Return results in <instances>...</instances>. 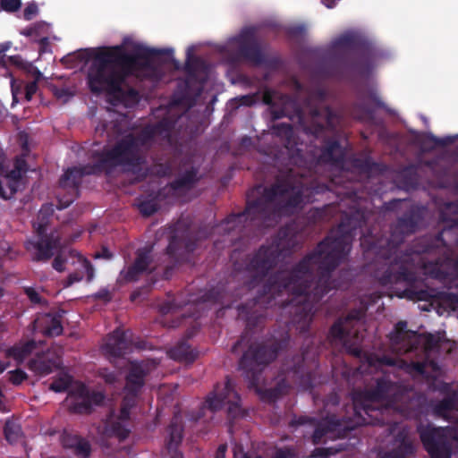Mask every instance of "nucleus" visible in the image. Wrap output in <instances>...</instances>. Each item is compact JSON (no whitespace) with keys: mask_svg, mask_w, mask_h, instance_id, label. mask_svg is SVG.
I'll return each instance as SVG.
<instances>
[{"mask_svg":"<svg viewBox=\"0 0 458 458\" xmlns=\"http://www.w3.org/2000/svg\"><path fill=\"white\" fill-rule=\"evenodd\" d=\"M365 224L364 213L359 209L344 213L337 227L304 256L291 270H278L270 275L262 293L252 302L238 307L239 317L246 327H259L265 316L253 306L266 308L278 305L291 315L290 323L305 335L310 330L313 315L322 298L337 287L332 273L346 259L356 230Z\"/></svg>","mask_w":458,"mask_h":458,"instance_id":"f257e3e1","label":"nucleus"},{"mask_svg":"<svg viewBox=\"0 0 458 458\" xmlns=\"http://www.w3.org/2000/svg\"><path fill=\"white\" fill-rule=\"evenodd\" d=\"M428 209L421 205H411L390 227L388 237L364 235L360 245L364 248L367 259L374 256L375 260L369 265V271L377 284L398 298L410 301H438L458 307V293H449L428 287L420 276V271L430 277L445 282L453 276L456 262L450 257L429 261L427 254L437 252L440 247H445L444 233L450 232L444 229L437 235H426L416 239L403 250L401 245L405 238L415 233L422 225Z\"/></svg>","mask_w":458,"mask_h":458,"instance_id":"f03ea898","label":"nucleus"},{"mask_svg":"<svg viewBox=\"0 0 458 458\" xmlns=\"http://www.w3.org/2000/svg\"><path fill=\"white\" fill-rule=\"evenodd\" d=\"M345 156V148L335 138L325 139L321 148L310 146L305 150L296 148L292 160L306 172L290 169L284 178H277L273 184L263 188L259 197L247 199L243 211L229 215L215 231L230 237L229 242L235 243L251 233L274 226L281 216L293 215L304 202V184L300 180H293V177H305L320 165H343Z\"/></svg>","mask_w":458,"mask_h":458,"instance_id":"7ed1b4c3","label":"nucleus"},{"mask_svg":"<svg viewBox=\"0 0 458 458\" xmlns=\"http://www.w3.org/2000/svg\"><path fill=\"white\" fill-rule=\"evenodd\" d=\"M171 125L162 120L145 125L137 133H128L112 148L96 152L97 162L81 167L68 168L59 179L56 208H68L79 197L82 177L87 174H112L117 167L138 174L146 163V154L157 137L168 138Z\"/></svg>","mask_w":458,"mask_h":458,"instance_id":"20e7f679","label":"nucleus"},{"mask_svg":"<svg viewBox=\"0 0 458 458\" xmlns=\"http://www.w3.org/2000/svg\"><path fill=\"white\" fill-rule=\"evenodd\" d=\"M301 354L285 358L281 365L278 380L270 388L259 387L264 369L275 360L281 350L286 345L285 340L274 341L271 344L252 343L239 360V368L250 388H254L260 399L266 403H275L286 395L291 388L290 382L298 384L305 390H310L315 385L314 369L318 367V347L312 340L306 339Z\"/></svg>","mask_w":458,"mask_h":458,"instance_id":"39448f33","label":"nucleus"},{"mask_svg":"<svg viewBox=\"0 0 458 458\" xmlns=\"http://www.w3.org/2000/svg\"><path fill=\"white\" fill-rule=\"evenodd\" d=\"M165 56L163 62L180 68L171 48L157 49L138 47L133 53H127L122 46L85 49L79 53L81 60L92 63L88 71V84L91 92L123 96V84L131 76L139 77L146 72H156L152 58Z\"/></svg>","mask_w":458,"mask_h":458,"instance_id":"423d86ee","label":"nucleus"},{"mask_svg":"<svg viewBox=\"0 0 458 458\" xmlns=\"http://www.w3.org/2000/svg\"><path fill=\"white\" fill-rule=\"evenodd\" d=\"M411 391L404 386L392 381L388 377L383 376L375 379L371 387L355 389L352 392L354 414L358 416L356 422L350 418L340 417L336 414H327L319 419L306 414L294 415L290 420V427L309 426L312 429H357L359 425L370 424L371 420L362 417L361 411L372 416L371 411L377 409L375 403H386L388 406L402 411L410 410Z\"/></svg>","mask_w":458,"mask_h":458,"instance_id":"0eeeda50","label":"nucleus"},{"mask_svg":"<svg viewBox=\"0 0 458 458\" xmlns=\"http://www.w3.org/2000/svg\"><path fill=\"white\" fill-rule=\"evenodd\" d=\"M297 245V236L293 229L289 226L281 227L269 243L261 245L242 262H234L233 270L250 274L248 287L252 288L261 283L281 259L289 257Z\"/></svg>","mask_w":458,"mask_h":458,"instance_id":"6e6552de","label":"nucleus"},{"mask_svg":"<svg viewBox=\"0 0 458 458\" xmlns=\"http://www.w3.org/2000/svg\"><path fill=\"white\" fill-rule=\"evenodd\" d=\"M334 47L349 50L358 55L357 59L350 60L344 53L335 55L330 64L325 67V74L329 77H342L344 71L350 70L359 74L370 72L376 58L375 49L367 42L350 34L342 35L334 43Z\"/></svg>","mask_w":458,"mask_h":458,"instance_id":"1a4fd4ad","label":"nucleus"},{"mask_svg":"<svg viewBox=\"0 0 458 458\" xmlns=\"http://www.w3.org/2000/svg\"><path fill=\"white\" fill-rule=\"evenodd\" d=\"M327 97V90L317 88L310 92L307 98L309 117L306 118L302 109L298 108L296 115L303 131L315 138L322 136L326 131L335 132L341 125L342 115L329 106L321 107Z\"/></svg>","mask_w":458,"mask_h":458,"instance_id":"9d476101","label":"nucleus"},{"mask_svg":"<svg viewBox=\"0 0 458 458\" xmlns=\"http://www.w3.org/2000/svg\"><path fill=\"white\" fill-rule=\"evenodd\" d=\"M148 370L143 363L132 362L125 377V395L120 409L111 411L104 429H128L131 421V410L136 407L138 396L145 385Z\"/></svg>","mask_w":458,"mask_h":458,"instance_id":"9b49d317","label":"nucleus"},{"mask_svg":"<svg viewBox=\"0 0 458 458\" xmlns=\"http://www.w3.org/2000/svg\"><path fill=\"white\" fill-rule=\"evenodd\" d=\"M50 217L38 214L37 220L33 223L35 235L25 242V249L30 253L33 261H48L61 246V234L56 230L48 232Z\"/></svg>","mask_w":458,"mask_h":458,"instance_id":"f8f14e48","label":"nucleus"},{"mask_svg":"<svg viewBox=\"0 0 458 458\" xmlns=\"http://www.w3.org/2000/svg\"><path fill=\"white\" fill-rule=\"evenodd\" d=\"M225 404L228 405L227 415L230 420L245 416V412L241 406V396L235 390L234 381L229 376L225 377L224 383L216 384L214 390L207 395L196 420H199L203 416L205 410L214 413L221 410Z\"/></svg>","mask_w":458,"mask_h":458,"instance_id":"ddd939ff","label":"nucleus"},{"mask_svg":"<svg viewBox=\"0 0 458 458\" xmlns=\"http://www.w3.org/2000/svg\"><path fill=\"white\" fill-rule=\"evenodd\" d=\"M364 316L363 310H352L345 318L335 321L329 329L330 337L342 343L346 352L356 358L362 356V335L355 328V324Z\"/></svg>","mask_w":458,"mask_h":458,"instance_id":"4468645a","label":"nucleus"},{"mask_svg":"<svg viewBox=\"0 0 458 458\" xmlns=\"http://www.w3.org/2000/svg\"><path fill=\"white\" fill-rule=\"evenodd\" d=\"M197 245L198 242L191 228L183 222L178 221L174 225L166 253L176 263L188 262Z\"/></svg>","mask_w":458,"mask_h":458,"instance_id":"2eb2a0df","label":"nucleus"},{"mask_svg":"<svg viewBox=\"0 0 458 458\" xmlns=\"http://www.w3.org/2000/svg\"><path fill=\"white\" fill-rule=\"evenodd\" d=\"M420 438L430 458H451L458 453V431H421Z\"/></svg>","mask_w":458,"mask_h":458,"instance_id":"dca6fc26","label":"nucleus"},{"mask_svg":"<svg viewBox=\"0 0 458 458\" xmlns=\"http://www.w3.org/2000/svg\"><path fill=\"white\" fill-rule=\"evenodd\" d=\"M413 452V444L405 431H388L380 445L379 458H407Z\"/></svg>","mask_w":458,"mask_h":458,"instance_id":"f3484780","label":"nucleus"},{"mask_svg":"<svg viewBox=\"0 0 458 458\" xmlns=\"http://www.w3.org/2000/svg\"><path fill=\"white\" fill-rule=\"evenodd\" d=\"M151 251V248L148 247L138 249L134 261L120 272L118 282L133 283L139 281L142 276L151 274L153 271Z\"/></svg>","mask_w":458,"mask_h":458,"instance_id":"a211bd4d","label":"nucleus"},{"mask_svg":"<svg viewBox=\"0 0 458 458\" xmlns=\"http://www.w3.org/2000/svg\"><path fill=\"white\" fill-rule=\"evenodd\" d=\"M236 40L238 43L237 53L240 57L257 66L267 63L266 55L252 30H243Z\"/></svg>","mask_w":458,"mask_h":458,"instance_id":"6ab92c4d","label":"nucleus"},{"mask_svg":"<svg viewBox=\"0 0 458 458\" xmlns=\"http://www.w3.org/2000/svg\"><path fill=\"white\" fill-rule=\"evenodd\" d=\"M387 110L386 106L375 92H370L365 98L360 99L351 108V115L359 121L372 123L375 119V109Z\"/></svg>","mask_w":458,"mask_h":458,"instance_id":"aec40b11","label":"nucleus"},{"mask_svg":"<svg viewBox=\"0 0 458 458\" xmlns=\"http://www.w3.org/2000/svg\"><path fill=\"white\" fill-rule=\"evenodd\" d=\"M64 310L47 312L38 318V327L46 336H58L63 334L62 318Z\"/></svg>","mask_w":458,"mask_h":458,"instance_id":"412c9836","label":"nucleus"},{"mask_svg":"<svg viewBox=\"0 0 458 458\" xmlns=\"http://www.w3.org/2000/svg\"><path fill=\"white\" fill-rule=\"evenodd\" d=\"M131 347V344L127 339L126 332L121 329H115L107 337L104 350L113 357L123 356Z\"/></svg>","mask_w":458,"mask_h":458,"instance_id":"4be33fe9","label":"nucleus"},{"mask_svg":"<svg viewBox=\"0 0 458 458\" xmlns=\"http://www.w3.org/2000/svg\"><path fill=\"white\" fill-rule=\"evenodd\" d=\"M23 186L22 178L18 170H10L5 174L0 173V197L10 199Z\"/></svg>","mask_w":458,"mask_h":458,"instance_id":"5701e85b","label":"nucleus"},{"mask_svg":"<svg viewBox=\"0 0 458 458\" xmlns=\"http://www.w3.org/2000/svg\"><path fill=\"white\" fill-rule=\"evenodd\" d=\"M199 179L198 169L192 166L170 182L167 187L174 192H186L192 190Z\"/></svg>","mask_w":458,"mask_h":458,"instance_id":"b1692460","label":"nucleus"},{"mask_svg":"<svg viewBox=\"0 0 458 458\" xmlns=\"http://www.w3.org/2000/svg\"><path fill=\"white\" fill-rule=\"evenodd\" d=\"M415 335V332L407 329V322L401 320L395 324L394 329L389 333L388 338L394 348L403 346L405 347L404 352H407L411 349L412 346L410 344V341Z\"/></svg>","mask_w":458,"mask_h":458,"instance_id":"393cba45","label":"nucleus"},{"mask_svg":"<svg viewBox=\"0 0 458 458\" xmlns=\"http://www.w3.org/2000/svg\"><path fill=\"white\" fill-rule=\"evenodd\" d=\"M62 443L64 447L72 449L76 455L81 458H88L90 454L91 449L89 442L69 431H64Z\"/></svg>","mask_w":458,"mask_h":458,"instance_id":"a878e982","label":"nucleus"},{"mask_svg":"<svg viewBox=\"0 0 458 458\" xmlns=\"http://www.w3.org/2000/svg\"><path fill=\"white\" fill-rule=\"evenodd\" d=\"M36 347L37 344L34 340L19 343L5 350V357L13 358L18 364H21L32 353Z\"/></svg>","mask_w":458,"mask_h":458,"instance_id":"bb28decb","label":"nucleus"},{"mask_svg":"<svg viewBox=\"0 0 458 458\" xmlns=\"http://www.w3.org/2000/svg\"><path fill=\"white\" fill-rule=\"evenodd\" d=\"M167 354L174 360L186 363H191L197 358V353L191 349V345L186 341L179 342L167 352Z\"/></svg>","mask_w":458,"mask_h":458,"instance_id":"cd10ccee","label":"nucleus"},{"mask_svg":"<svg viewBox=\"0 0 458 458\" xmlns=\"http://www.w3.org/2000/svg\"><path fill=\"white\" fill-rule=\"evenodd\" d=\"M227 445H221L218 446L215 458H226ZM293 456V453L291 450H279L276 452L274 458H292ZM232 458H261L259 456L251 457L250 455L246 454L242 449L239 446H236L233 451Z\"/></svg>","mask_w":458,"mask_h":458,"instance_id":"c85d7f7f","label":"nucleus"},{"mask_svg":"<svg viewBox=\"0 0 458 458\" xmlns=\"http://www.w3.org/2000/svg\"><path fill=\"white\" fill-rule=\"evenodd\" d=\"M28 368L35 374L40 377H46L51 374L57 368V363L54 360L38 357L31 359L28 362Z\"/></svg>","mask_w":458,"mask_h":458,"instance_id":"c756f323","label":"nucleus"},{"mask_svg":"<svg viewBox=\"0 0 458 458\" xmlns=\"http://www.w3.org/2000/svg\"><path fill=\"white\" fill-rule=\"evenodd\" d=\"M226 292L223 285H217L216 287H212L208 291H207L201 297V302H210L216 304L225 305Z\"/></svg>","mask_w":458,"mask_h":458,"instance_id":"7c9ffc66","label":"nucleus"},{"mask_svg":"<svg viewBox=\"0 0 458 458\" xmlns=\"http://www.w3.org/2000/svg\"><path fill=\"white\" fill-rule=\"evenodd\" d=\"M271 130L273 133L285 141L286 144L291 145L293 140V127L291 123H275Z\"/></svg>","mask_w":458,"mask_h":458,"instance_id":"2f4dec72","label":"nucleus"},{"mask_svg":"<svg viewBox=\"0 0 458 458\" xmlns=\"http://www.w3.org/2000/svg\"><path fill=\"white\" fill-rule=\"evenodd\" d=\"M456 400L453 397H445L434 408V412L439 417H447L449 413L456 407Z\"/></svg>","mask_w":458,"mask_h":458,"instance_id":"473e14b6","label":"nucleus"},{"mask_svg":"<svg viewBox=\"0 0 458 458\" xmlns=\"http://www.w3.org/2000/svg\"><path fill=\"white\" fill-rule=\"evenodd\" d=\"M352 165L361 173L367 174H369L379 168V165L374 162L370 157L354 158Z\"/></svg>","mask_w":458,"mask_h":458,"instance_id":"72a5a7b5","label":"nucleus"},{"mask_svg":"<svg viewBox=\"0 0 458 458\" xmlns=\"http://www.w3.org/2000/svg\"><path fill=\"white\" fill-rule=\"evenodd\" d=\"M72 378L68 374H63L55 377L50 384L49 389L55 393L65 392L71 386Z\"/></svg>","mask_w":458,"mask_h":458,"instance_id":"f704fd0d","label":"nucleus"},{"mask_svg":"<svg viewBox=\"0 0 458 458\" xmlns=\"http://www.w3.org/2000/svg\"><path fill=\"white\" fill-rule=\"evenodd\" d=\"M138 208L143 216L148 217L159 209V205L155 199H144L138 204Z\"/></svg>","mask_w":458,"mask_h":458,"instance_id":"c9c22d12","label":"nucleus"},{"mask_svg":"<svg viewBox=\"0 0 458 458\" xmlns=\"http://www.w3.org/2000/svg\"><path fill=\"white\" fill-rule=\"evenodd\" d=\"M71 411L74 413L88 414L92 411V405L89 396L79 400H74L71 405Z\"/></svg>","mask_w":458,"mask_h":458,"instance_id":"e433bc0d","label":"nucleus"},{"mask_svg":"<svg viewBox=\"0 0 458 458\" xmlns=\"http://www.w3.org/2000/svg\"><path fill=\"white\" fill-rule=\"evenodd\" d=\"M202 65V60L198 56H193L190 50L187 53V59L185 62V71L188 74L193 75Z\"/></svg>","mask_w":458,"mask_h":458,"instance_id":"4c0bfd02","label":"nucleus"},{"mask_svg":"<svg viewBox=\"0 0 458 458\" xmlns=\"http://www.w3.org/2000/svg\"><path fill=\"white\" fill-rule=\"evenodd\" d=\"M455 136H446L444 138H438L433 134L427 137L426 142L433 143L435 146L445 147L453 144L455 141Z\"/></svg>","mask_w":458,"mask_h":458,"instance_id":"58836bf2","label":"nucleus"},{"mask_svg":"<svg viewBox=\"0 0 458 458\" xmlns=\"http://www.w3.org/2000/svg\"><path fill=\"white\" fill-rule=\"evenodd\" d=\"M9 378L8 380L13 386L21 385L24 380L28 378V375L25 371L21 369H16L14 370H11L8 372Z\"/></svg>","mask_w":458,"mask_h":458,"instance_id":"ea45409f","label":"nucleus"},{"mask_svg":"<svg viewBox=\"0 0 458 458\" xmlns=\"http://www.w3.org/2000/svg\"><path fill=\"white\" fill-rule=\"evenodd\" d=\"M89 388L82 383H78L69 392V395L73 397L75 400L85 398L89 396Z\"/></svg>","mask_w":458,"mask_h":458,"instance_id":"a19ab883","label":"nucleus"},{"mask_svg":"<svg viewBox=\"0 0 458 458\" xmlns=\"http://www.w3.org/2000/svg\"><path fill=\"white\" fill-rule=\"evenodd\" d=\"M24 293L32 304H46L47 301L33 287H25Z\"/></svg>","mask_w":458,"mask_h":458,"instance_id":"79ce46f5","label":"nucleus"},{"mask_svg":"<svg viewBox=\"0 0 458 458\" xmlns=\"http://www.w3.org/2000/svg\"><path fill=\"white\" fill-rule=\"evenodd\" d=\"M3 11L13 13L17 12L21 6V0H1Z\"/></svg>","mask_w":458,"mask_h":458,"instance_id":"37998d69","label":"nucleus"},{"mask_svg":"<svg viewBox=\"0 0 458 458\" xmlns=\"http://www.w3.org/2000/svg\"><path fill=\"white\" fill-rule=\"evenodd\" d=\"M38 13V5L35 2L29 3L23 10V19L26 21L32 20Z\"/></svg>","mask_w":458,"mask_h":458,"instance_id":"c03bdc74","label":"nucleus"},{"mask_svg":"<svg viewBox=\"0 0 458 458\" xmlns=\"http://www.w3.org/2000/svg\"><path fill=\"white\" fill-rule=\"evenodd\" d=\"M182 431H171L167 448L173 449L174 447H176L182 441Z\"/></svg>","mask_w":458,"mask_h":458,"instance_id":"a18cd8bd","label":"nucleus"},{"mask_svg":"<svg viewBox=\"0 0 458 458\" xmlns=\"http://www.w3.org/2000/svg\"><path fill=\"white\" fill-rule=\"evenodd\" d=\"M66 261V259L64 258L62 254L58 253L52 262V267L55 270L63 272L65 269L64 266Z\"/></svg>","mask_w":458,"mask_h":458,"instance_id":"49530a36","label":"nucleus"},{"mask_svg":"<svg viewBox=\"0 0 458 458\" xmlns=\"http://www.w3.org/2000/svg\"><path fill=\"white\" fill-rule=\"evenodd\" d=\"M4 432H5V438L10 444L13 445V444L21 442V440H22L21 431H4Z\"/></svg>","mask_w":458,"mask_h":458,"instance_id":"de8ad7c7","label":"nucleus"},{"mask_svg":"<svg viewBox=\"0 0 458 458\" xmlns=\"http://www.w3.org/2000/svg\"><path fill=\"white\" fill-rule=\"evenodd\" d=\"M38 90L37 81H31L26 84L25 86V98L27 101H30L33 96L36 94Z\"/></svg>","mask_w":458,"mask_h":458,"instance_id":"09e8293b","label":"nucleus"},{"mask_svg":"<svg viewBox=\"0 0 458 458\" xmlns=\"http://www.w3.org/2000/svg\"><path fill=\"white\" fill-rule=\"evenodd\" d=\"M240 106H251L257 101V95H244L237 98Z\"/></svg>","mask_w":458,"mask_h":458,"instance_id":"8fccbe9b","label":"nucleus"},{"mask_svg":"<svg viewBox=\"0 0 458 458\" xmlns=\"http://www.w3.org/2000/svg\"><path fill=\"white\" fill-rule=\"evenodd\" d=\"M12 170H18L20 177L22 178L23 174L27 172V162L23 158H17L14 162V167Z\"/></svg>","mask_w":458,"mask_h":458,"instance_id":"3c124183","label":"nucleus"},{"mask_svg":"<svg viewBox=\"0 0 458 458\" xmlns=\"http://www.w3.org/2000/svg\"><path fill=\"white\" fill-rule=\"evenodd\" d=\"M262 101L265 105L274 106V91L266 88L262 93Z\"/></svg>","mask_w":458,"mask_h":458,"instance_id":"603ef678","label":"nucleus"},{"mask_svg":"<svg viewBox=\"0 0 458 458\" xmlns=\"http://www.w3.org/2000/svg\"><path fill=\"white\" fill-rule=\"evenodd\" d=\"M89 399L90 400L91 405H93V404L98 405L104 401L105 396L100 392L89 391Z\"/></svg>","mask_w":458,"mask_h":458,"instance_id":"864d4df0","label":"nucleus"},{"mask_svg":"<svg viewBox=\"0 0 458 458\" xmlns=\"http://www.w3.org/2000/svg\"><path fill=\"white\" fill-rule=\"evenodd\" d=\"M83 279V276L80 273L74 272L68 276L65 283L64 287H69L75 283L81 282Z\"/></svg>","mask_w":458,"mask_h":458,"instance_id":"5fc2aeb1","label":"nucleus"},{"mask_svg":"<svg viewBox=\"0 0 458 458\" xmlns=\"http://www.w3.org/2000/svg\"><path fill=\"white\" fill-rule=\"evenodd\" d=\"M82 266L87 275V281L91 282L92 279L94 278L95 274L92 264L88 259H85L82 262Z\"/></svg>","mask_w":458,"mask_h":458,"instance_id":"6e6d98bb","label":"nucleus"},{"mask_svg":"<svg viewBox=\"0 0 458 458\" xmlns=\"http://www.w3.org/2000/svg\"><path fill=\"white\" fill-rule=\"evenodd\" d=\"M54 211L55 208L52 203H45L42 205L38 213H40V217H42V216L51 217L54 214Z\"/></svg>","mask_w":458,"mask_h":458,"instance_id":"4d7b16f0","label":"nucleus"},{"mask_svg":"<svg viewBox=\"0 0 458 458\" xmlns=\"http://www.w3.org/2000/svg\"><path fill=\"white\" fill-rule=\"evenodd\" d=\"M9 65H14V66H17V67H21L22 65V59H21V57L20 55H12V56H7L6 55V68Z\"/></svg>","mask_w":458,"mask_h":458,"instance_id":"13d9d810","label":"nucleus"},{"mask_svg":"<svg viewBox=\"0 0 458 458\" xmlns=\"http://www.w3.org/2000/svg\"><path fill=\"white\" fill-rule=\"evenodd\" d=\"M113 254L109 251L106 247H103L100 251L97 252L94 256L95 259H110Z\"/></svg>","mask_w":458,"mask_h":458,"instance_id":"bf43d9fd","label":"nucleus"},{"mask_svg":"<svg viewBox=\"0 0 458 458\" xmlns=\"http://www.w3.org/2000/svg\"><path fill=\"white\" fill-rule=\"evenodd\" d=\"M333 433H335V431H323V430L315 431V433L312 437L313 442L315 444L319 443L323 437H327L328 435H332Z\"/></svg>","mask_w":458,"mask_h":458,"instance_id":"052dcab7","label":"nucleus"},{"mask_svg":"<svg viewBox=\"0 0 458 458\" xmlns=\"http://www.w3.org/2000/svg\"><path fill=\"white\" fill-rule=\"evenodd\" d=\"M304 30H305L304 26H301V25L300 26H293V27L289 28L288 33L291 36L299 37V36H301L303 34Z\"/></svg>","mask_w":458,"mask_h":458,"instance_id":"680f3d73","label":"nucleus"},{"mask_svg":"<svg viewBox=\"0 0 458 458\" xmlns=\"http://www.w3.org/2000/svg\"><path fill=\"white\" fill-rule=\"evenodd\" d=\"M182 303H177L175 302V301H173L171 302H167V303H165L161 306V312L165 314V313H168L172 309H174V307H179L181 306Z\"/></svg>","mask_w":458,"mask_h":458,"instance_id":"e2e57ef3","label":"nucleus"},{"mask_svg":"<svg viewBox=\"0 0 458 458\" xmlns=\"http://www.w3.org/2000/svg\"><path fill=\"white\" fill-rule=\"evenodd\" d=\"M156 174L159 176H165L170 172V166L159 164L156 166Z\"/></svg>","mask_w":458,"mask_h":458,"instance_id":"0e129e2a","label":"nucleus"},{"mask_svg":"<svg viewBox=\"0 0 458 458\" xmlns=\"http://www.w3.org/2000/svg\"><path fill=\"white\" fill-rule=\"evenodd\" d=\"M106 433H108L107 437H112V438H115V439H118V440H121L124 437H126V432L127 431H106Z\"/></svg>","mask_w":458,"mask_h":458,"instance_id":"69168bd1","label":"nucleus"},{"mask_svg":"<svg viewBox=\"0 0 458 458\" xmlns=\"http://www.w3.org/2000/svg\"><path fill=\"white\" fill-rule=\"evenodd\" d=\"M285 115L286 114H285V112L284 109H273L271 111L272 120H274V121L281 119V118L284 117Z\"/></svg>","mask_w":458,"mask_h":458,"instance_id":"338daca9","label":"nucleus"},{"mask_svg":"<svg viewBox=\"0 0 458 458\" xmlns=\"http://www.w3.org/2000/svg\"><path fill=\"white\" fill-rule=\"evenodd\" d=\"M326 451L323 449H316L309 458H326Z\"/></svg>","mask_w":458,"mask_h":458,"instance_id":"774afa93","label":"nucleus"}]
</instances>
